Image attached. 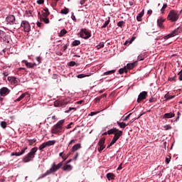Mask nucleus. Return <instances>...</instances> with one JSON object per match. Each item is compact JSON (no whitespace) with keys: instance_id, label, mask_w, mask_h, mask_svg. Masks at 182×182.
<instances>
[{"instance_id":"obj_1","label":"nucleus","mask_w":182,"mask_h":182,"mask_svg":"<svg viewBox=\"0 0 182 182\" xmlns=\"http://www.w3.org/2000/svg\"><path fill=\"white\" fill-rule=\"evenodd\" d=\"M63 165V161L58 163V164H55V163H53L52 164V167L50 168L49 170H47L46 173H44L43 174H41L38 178V179L44 178L45 177L48 176V175H50L51 173H53L54 172L58 171V170L62 168Z\"/></svg>"},{"instance_id":"obj_2","label":"nucleus","mask_w":182,"mask_h":182,"mask_svg":"<svg viewBox=\"0 0 182 182\" xmlns=\"http://www.w3.org/2000/svg\"><path fill=\"white\" fill-rule=\"evenodd\" d=\"M64 124H65L64 119L59 120L56 123V124H55L54 127H52V129H51L52 134L60 135V134L64 132H65V130H63Z\"/></svg>"},{"instance_id":"obj_3","label":"nucleus","mask_w":182,"mask_h":182,"mask_svg":"<svg viewBox=\"0 0 182 182\" xmlns=\"http://www.w3.org/2000/svg\"><path fill=\"white\" fill-rule=\"evenodd\" d=\"M38 151V147H33L31 149L30 152L28 153L26 156L23 158V161L25 164H27L28 162L32 161L35 159L36 152Z\"/></svg>"},{"instance_id":"obj_4","label":"nucleus","mask_w":182,"mask_h":182,"mask_svg":"<svg viewBox=\"0 0 182 182\" xmlns=\"http://www.w3.org/2000/svg\"><path fill=\"white\" fill-rule=\"evenodd\" d=\"M181 11H178L176 10H171L169 11L168 15L167 16V20L171 21V22H176L179 19L180 14Z\"/></svg>"},{"instance_id":"obj_5","label":"nucleus","mask_w":182,"mask_h":182,"mask_svg":"<svg viewBox=\"0 0 182 182\" xmlns=\"http://www.w3.org/2000/svg\"><path fill=\"white\" fill-rule=\"evenodd\" d=\"M108 134H114L115 139L117 141L123 135V131L117 129V128H112L111 129L108 130Z\"/></svg>"},{"instance_id":"obj_6","label":"nucleus","mask_w":182,"mask_h":182,"mask_svg":"<svg viewBox=\"0 0 182 182\" xmlns=\"http://www.w3.org/2000/svg\"><path fill=\"white\" fill-rule=\"evenodd\" d=\"M182 32V28H177L174 31H171V33H169L167 36H164V39L167 40L169 39V38L175 37V36L178 35V33Z\"/></svg>"},{"instance_id":"obj_7","label":"nucleus","mask_w":182,"mask_h":182,"mask_svg":"<svg viewBox=\"0 0 182 182\" xmlns=\"http://www.w3.org/2000/svg\"><path fill=\"white\" fill-rule=\"evenodd\" d=\"M21 27L23 28L24 32H31V23L28 21H22L21 23Z\"/></svg>"},{"instance_id":"obj_8","label":"nucleus","mask_w":182,"mask_h":182,"mask_svg":"<svg viewBox=\"0 0 182 182\" xmlns=\"http://www.w3.org/2000/svg\"><path fill=\"white\" fill-rule=\"evenodd\" d=\"M69 104V101L68 100H55L54 102V106L55 107H65L67 105Z\"/></svg>"},{"instance_id":"obj_9","label":"nucleus","mask_w":182,"mask_h":182,"mask_svg":"<svg viewBox=\"0 0 182 182\" xmlns=\"http://www.w3.org/2000/svg\"><path fill=\"white\" fill-rule=\"evenodd\" d=\"M91 33L90 31H88L87 30H86V28H82L80 30V37L82 39H85L87 40L89 39V38L91 37Z\"/></svg>"},{"instance_id":"obj_10","label":"nucleus","mask_w":182,"mask_h":182,"mask_svg":"<svg viewBox=\"0 0 182 182\" xmlns=\"http://www.w3.org/2000/svg\"><path fill=\"white\" fill-rule=\"evenodd\" d=\"M147 91H142V92L139 95V97L137 98L136 102L140 103L141 102H142V100H146L147 97Z\"/></svg>"},{"instance_id":"obj_11","label":"nucleus","mask_w":182,"mask_h":182,"mask_svg":"<svg viewBox=\"0 0 182 182\" xmlns=\"http://www.w3.org/2000/svg\"><path fill=\"white\" fill-rule=\"evenodd\" d=\"M7 80L11 82V85H17L20 82L18 78H16L15 76H9Z\"/></svg>"},{"instance_id":"obj_12","label":"nucleus","mask_w":182,"mask_h":182,"mask_svg":"<svg viewBox=\"0 0 182 182\" xmlns=\"http://www.w3.org/2000/svg\"><path fill=\"white\" fill-rule=\"evenodd\" d=\"M10 92V90L7 87H2L0 89V95L1 97H6V95H9Z\"/></svg>"},{"instance_id":"obj_13","label":"nucleus","mask_w":182,"mask_h":182,"mask_svg":"<svg viewBox=\"0 0 182 182\" xmlns=\"http://www.w3.org/2000/svg\"><path fill=\"white\" fill-rule=\"evenodd\" d=\"M6 21L10 25H14V23H16V18L14 15L8 16L6 18Z\"/></svg>"},{"instance_id":"obj_14","label":"nucleus","mask_w":182,"mask_h":182,"mask_svg":"<svg viewBox=\"0 0 182 182\" xmlns=\"http://www.w3.org/2000/svg\"><path fill=\"white\" fill-rule=\"evenodd\" d=\"M22 63H25L26 66L30 69H33V68L36 65V63H28L27 60H23Z\"/></svg>"},{"instance_id":"obj_15","label":"nucleus","mask_w":182,"mask_h":182,"mask_svg":"<svg viewBox=\"0 0 182 182\" xmlns=\"http://www.w3.org/2000/svg\"><path fill=\"white\" fill-rule=\"evenodd\" d=\"M50 16V11L48 8L43 9L42 11V18L48 17Z\"/></svg>"},{"instance_id":"obj_16","label":"nucleus","mask_w":182,"mask_h":182,"mask_svg":"<svg viewBox=\"0 0 182 182\" xmlns=\"http://www.w3.org/2000/svg\"><path fill=\"white\" fill-rule=\"evenodd\" d=\"M62 169L64 171H71V170L73 169V166H71V165L68 164V163H66V164H65L64 166L62 167Z\"/></svg>"},{"instance_id":"obj_17","label":"nucleus","mask_w":182,"mask_h":182,"mask_svg":"<svg viewBox=\"0 0 182 182\" xmlns=\"http://www.w3.org/2000/svg\"><path fill=\"white\" fill-rule=\"evenodd\" d=\"M144 14V10H142L141 13H139V14L136 16V21H138V22H141Z\"/></svg>"},{"instance_id":"obj_18","label":"nucleus","mask_w":182,"mask_h":182,"mask_svg":"<svg viewBox=\"0 0 182 182\" xmlns=\"http://www.w3.org/2000/svg\"><path fill=\"white\" fill-rule=\"evenodd\" d=\"M81 144L80 143H77V144L74 145L73 147L71 149V151L72 152H75L78 149H81Z\"/></svg>"},{"instance_id":"obj_19","label":"nucleus","mask_w":182,"mask_h":182,"mask_svg":"<svg viewBox=\"0 0 182 182\" xmlns=\"http://www.w3.org/2000/svg\"><path fill=\"white\" fill-rule=\"evenodd\" d=\"M131 122L132 121H130L129 123H127V124H126V123L124 122H119V121H117V124L119 126V127H121V129H125V127H127V125H129Z\"/></svg>"},{"instance_id":"obj_20","label":"nucleus","mask_w":182,"mask_h":182,"mask_svg":"<svg viewBox=\"0 0 182 182\" xmlns=\"http://www.w3.org/2000/svg\"><path fill=\"white\" fill-rule=\"evenodd\" d=\"M175 114L174 113L170 112V113H165L164 115V119H171L172 117H174Z\"/></svg>"},{"instance_id":"obj_21","label":"nucleus","mask_w":182,"mask_h":182,"mask_svg":"<svg viewBox=\"0 0 182 182\" xmlns=\"http://www.w3.org/2000/svg\"><path fill=\"white\" fill-rule=\"evenodd\" d=\"M6 37V33L4 31L0 30V42H3L4 38Z\"/></svg>"},{"instance_id":"obj_22","label":"nucleus","mask_w":182,"mask_h":182,"mask_svg":"<svg viewBox=\"0 0 182 182\" xmlns=\"http://www.w3.org/2000/svg\"><path fill=\"white\" fill-rule=\"evenodd\" d=\"M107 178L108 180H114L115 178V175L113 173H107Z\"/></svg>"},{"instance_id":"obj_23","label":"nucleus","mask_w":182,"mask_h":182,"mask_svg":"<svg viewBox=\"0 0 182 182\" xmlns=\"http://www.w3.org/2000/svg\"><path fill=\"white\" fill-rule=\"evenodd\" d=\"M91 73H88L87 75H85V73H81L80 75H77V77L78 79H83V77H90Z\"/></svg>"},{"instance_id":"obj_24","label":"nucleus","mask_w":182,"mask_h":182,"mask_svg":"<svg viewBox=\"0 0 182 182\" xmlns=\"http://www.w3.org/2000/svg\"><path fill=\"white\" fill-rule=\"evenodd\" d=\"M127 67L128 70H132L136 67V63H128Z\"/></svg>"},{"instance_id":"obj_25","label":"nucleus","mask_w":182,"mask_h":182,"mask_svg":"<svg viewBox=\"0 0 182 182\" xmlns=\"http://www.w3.org/2000/svg\"><path fill=\"white\" fill-rule=\"evenodd\" d=\"M174 97H175V95H168V92L164 95V99L166 100H172V99H174Z\"/></svg>"},{"instance_id":"obj_26","label":"nucleus","mask_w":182,"mask_h":182,"mask_svg":"<svg viewBox=\"0 0 182 182\" xmlns=\"http://www.w3.org/2000/svg\"><path fill=\"white\" fill-rule=\"evenodd\" d=\"M55 144V140L47 141V142H46V147L47 146H51L52 145H54Z\"/></svg>"},{"instance_id":"obj_27","label":"nucleus","mask_w":182,"mask_h":182,"mask_svg":"<svg viewBox=\"0 0 182 182\" xmlns=\"http://www.w3.org/2000/svg\"><path fill=\"white\" fill-rule=\"evenodd\" d=\"M28 92H24L21 95L19 96L18 98H17V102H20L21 100L24 99V97L28 95Z\"/></svg>"},{"instance_id":"obj_28","label":"nucleus","mask_w":182,"mask_h":182,"mask_svg":"<svg viewBox=\"0 0 182 182\" xmlns=\"http://www.w3.org/2000/svg\"><path fill=\"white\" fill-rule=\"evenodd\" d=\"M125 23H125V21H118V23H117V26L119 27V28H122L123 27H124Z\"/></svg>"},{"instance_id":"obj_29","label":"nucleus","mask_w":182,"mask_h":182,"mask_svg":"<svg viewBox=\"0 0 182 182\" xmlns=\"http://www.w3.org/2000/svg\"><path fill=\"white\" fill-rule=\"evenodd\" d=\"M68 33V31L63 28V30H61V31L58 33L59 37H63L64 35H66V33Z\"/></svg>"},{"instance_id":"obj_30","label":"nucleus","mask_w":182,"mask_h":182,"mask_svg":"<svg viewBox=\"0 0 182 182\" xmlns=\"http://www.w3.org/2000/svg\"><path fill=\"white\" fill-rule=\"evenodd\" d=\"M128 72V68H126V66H124V68H120L119 70V73H120V75H122L124 73H127Z\"/></svg>"},{"instance_id":"obj_31","label":"nucleus","mask_w":182,"mask_h":182,"mask_svg":"<svg viewBox=\"0 0 182 182\" xmlns=\"http://www.w3.org/2000/svg\"><path fill=\"white\" fill-rule=\"evenodd\" d=\"M26 140L28 142V145H33L36 144V142L37 141V139H36V138H34L33 139H26Z\"/></svg>"},{"instance_id":"obj_32","label":"nucleus","mask_w":182,"mask_h":182,"mask_svg":"<svg viewBox=\"0 0 182 182\" xmlns=\"http://www.w3.org/2000/svg\"><path fill=\"white\" fill-rule=\"evenodd\" d=\"M107 97V95H101V96H99L98 97H96L95 99V102H100V100H101L102 99V97Z\"/></svg>"},{"instance_id":"obj_33","label":"nucleus","mask_w":182,"mask_h":182,"mask_svg":"<svg viewBox=\"0 0 182 182\" xmlns=\"http://www.w3.org/2000/svg\"><path fill=\"white\" fill-rule=\"evenodd\" d=\"M116 73V70H108V71H106L105 73H104L103 75H112V73Z\"/></svg>"},{"instance_id":"obj_34","label":"nucleus","mask_w":182,"mask_h":182,"mask_svg":"<svg viewBox=\"0 0 182 182\" xmlns=\"http://www.w3.org/2000/svg\"><path fill=\"white\" fill-rule=\"evenodd\" d=\"M110 23V18H108V20L105 21V23H104V25L102 26V29H105V28L107 27V26H109V23Z\"/></svg>"},{"instance_id":"obj_35","label":"nucleus","mask_w":182,"mask_h":182,"mask_svg":"<svg viewBox=\"0 0 182 182\" xmlns=\"http://www.w3.org/2000/svg\"><path fill=\"white\" fill-rule=\"evenodd\" d=\"M68 13H69V9L68 8H65L60 11V14H63L64 15H67Z\"/></svg>"},{"instance_id":"obj_36","label":"nucleus","mask_w":182,"mask_h":182,"mask_svg":"<svg viewBox=\"0 0 182 182\" xmlns=\"http://www.w3.org/2000/svg\"><path fill=\"white\" fill-rule=\"evenodd\" d=\"M72 45L73 47H76L77 46L80 45V41H78V40L73 41Z\"/></svg>"},{"instance_id":"obj_37","label":"nucleus","mask_w":182,"mask_h":182,"mask_svg":"<svg viewBox=\"0 0 182 182\" xmlns=\"http://www.w3.org/2000/svg\"><path fill=\"white\" fill-rule=\"evenodd\" d=\"M0 126L2 127V129H6L7 127V123L6 122V121H1L0 122Z\"/></svg>"},{"instance_id":"obj_38","label":"nucleus","mask_w":182,"mask_h":182,"mask_svg":"<svg viewBox=\"0 0 182 182\" xmlns=\"http://www.w3.org/2000/svg\"><path fill=\"white\" fill-rule=\"evenodd\" d=\"M105 138H101V139H100L99 142H98V145H105Z\"/></svg>"},{"instance_id":"obj_39","label":"nucleus","mask_w":182,"mask_h":182,"mask_svg":"<svg viewBox=\"0 0 182 182\" xmlns=\"http://www.w3.org/2000/svg\"><path fill=\"white\" fill-rule=\"evenodd\" d=\"M46 147H47V144L46 142H44L40 145L39 150L42 151L43 149H46Z\"/></svg>"},{"instance_id":"obj_40","label":"nucleus","mask_w":182,"mask_h":182,"mask_svg":"<svg viewBox=\"0 0 182 182\" xmlns=\"http://www.w3.org/2000/svg\"><path fill=\"white\" fill-rule=\"evenodd\" d=\"M105 47V43H100V45L96 46L97 50L102 49V48Z\"/></svg>"},{"instance_id":"obj_41","label":"nucleus","mask_w":182,"mask_h":182,"mask_svg":"<svg viewBox=\"0 0 182 182\" xmlns=\"http://www.w3.org/2000/svg\"><path fill=\"white\" fill-rule=\"evenodd\" d=\"M116 142H117V139H116L115 136H114L113 137L112 140L111 141V142L109 143V146H112V145L116 144Z\"/></svg>"},{"instance_id":"obj_42","label":"nucleus","mask_w":182,"mask_h":182,"mask_svg":"<svg viewBox=\"0 0 182 182\" xmlns=\"http://www.w3.org/2000/svg\"><path fill=\"white\" fill-rule=\"evenodd\" d=\"M163 22H164V21H162L161 19L157 21V23H158L159 27H160V28L163 27Z\"/></svg>"},{"instance_id":"obj_43","label":"nucleus","mask_w":182,"mask_h":182,"mask_svg":"<svg viewBox=\"0 0 182 182\" xmlns=\"http://www.w3.org/2000/svg\"><path fill=\"white\" fill-rule=\"evenodd\" d=\"M41 20H43V22H44L46 23H50V20L48 17L42 18Z\"/></svg>"},{"instance_id":"obj_44","label":"nucleus","mask_w":182,"mask_h":182,"mask_svg":"<svg viewBox=\"0 0 182 182\" xmlns=\"http://www.w3.org/2000/svg\"><path fill=\"white\" fill-rule=\"evenodd\" d=\"M167 6H168V4H164V6H162V9H161V12L164 14V11H165V9H166Z\"/></svg>"},{"instance_id":"obj_45","label":"nucleus","mask_w":182,"mask_h":182,"mask_svg":"<svg viewBox=\"0 0 182 182\" xmlns=\"http://www.w3.org/2000/svg\"><path fill=\"white\" fill-rule=\"evenodd\" d=\"M133 42V40L130 39V40H127L125 41V43H124V46H128L130 45V43H132Z\"/></svg>"},{"instance_id":"obj_46","label":"nucleus","mask_w":182,"mask_h":182,"mask_svg":"<svg viewBox=\"0 0 182 182\" xmlns=\"http://www.w3.org/2000/svg\"><path fill=\"white\" fill-rule=\"evenodd\" d=\"M105 149V144L100 145V147L98 148V151L100 152H102L103 149Z\"/></svg>"},{"instance_id":"obj_47","label":"nucleus","mask_w":182,"mask_h":182,"mask_svg":"<svg viewBox=\"0 0 182 182\" xmlns=\"http://www.w3.org/2000/svg\"><path fill=\"white\" fill-rule=\"evenodd\" d=\"M99 112H100V111H93L91 113H90L89 115L90 117H93V115H96V114H99Z\"/></svg>"},{"instance_id":"obj_48","label":"nucleus","mask_w":182,"mask_h":182,"mask_svg":"<svg viewBox=\"0 0 182 182\" xmlns=\"http://www.w3.org/2000/svg\"><path fill=\"white\" fill-rule=\"evenodd\" d=\"M164 129L165 130H170V129H172V127H171V125L167 124V125H165V126L164 127Z\"/></svg>"},{"instance_id":"obj_49","label":"nucleus","mask_w":182,"mask_h":182,"mask_svg":"<svg viewBox=\"0 0 182 182\" xmlns=\"http://www.w3.org/2000/svg\"><path fill=\"white\" fill-rule=\"evenodd\" d=\"M76 65V63L75 61H70V63H68V65H70V67H74Z\"/></svg>"},{"instance_id":"obj_50","label":"nucleus","mask_w":182,"mask_h":182,"mask_svg":"<svg viewBox=\"0 0 182 182\" xmlns=\"http://www.w3.org/2000/svg\"><path fill=\"white\" fill-rule=\"evenodd\" d=\"M130 115H132V113H129V114H128L126 117H124L122 120L123 122H127L129 117H130Z\"/></svg>"},{"instance_id":"obj_51","label":"nucleus","mask_w":182,"mask_h":182,"mask_svg":"<svg viewBox=\"0 0 182 182\" xmlns=\"http://www.w3.org/2000/svg\"><path fill=\"white\" fill-rule=\"evenodd\" d=\"M71 19H72V20H73L75 22H76V21H77V20H76V17H75V16L74 13H72V15H71Z\"/></svg>"},{"instance_id":"obj_52","label":"nucleus","mask_w":182,"mask_h":182,"mask_svg":"<svg viewBox=\"0 0 182 182\" xmlns=\"http://www.w3.org/2000/svg\"><path fill=\"white\" fill-rule=\"evenodd\" d=\"M43 3H45V1L44 0H38L37 1V4L38 5H42Z\"/></svg>"},{"instance_id":"obj_53","label":"nucleus","mask_w":182,"mask_h":182,"mask_svg":"<svg viewBox=\"0 0 182 182\" xmlns=\"http://www.w3.org/2000/svg\"><path fill=\"white\" fill-rule=\"evenodd\" d=\"M36 60H37V62H38L39 63H41V60H42V58H41V56H37L36 58Z\"/></svg>"},{"instance_id":"obj_54","label":"nucleus","mask_w":182,"mask_h":182,"mask_svg":"<svg viewBox=\"0 0 182 182\" xmlns=\"http://www.w3.org/2000/svg\"><path fill=\"white\" fill-rule=\"evenodd\" d=\"M156 98H154V97H151V98H150V100H149V102H156Z\"/></svg>"},{"instance_id":"obj_55","label":"nucleus","mask_w":182,"mask_h":182,"mask_svg":"<svg viewBox=\"0 0 182 182\" xmlns=\"http://www.w3.org/2000/svg\"><path fill=\"white\" fill-rule=\"evenodd\" d=\"M11 155H15L16 156H21V152L11 153Z\"/></svg>"},{"instance_id":"obj_56","label":"nucleus","mask_w":182,"mask_h":182,"mask_svg":"<svg viewBox=\"0 0 182 182\" xmlns=\"http://www.w3.org/2000/svg\"><path fill=\"white\" fill-rule=\"evenodd\" d=\"M71 110H76L75 107H70L68 110H66L65 112L68 113L69 112H71Z\"/></svg>"},{"instance_id":"obj_57","label":"nucleus","mask_w":182,"mask_h":182,"mask_svg":"<svg viewBox=\"0 0 182 182\" xmlns=\"http://www.w3.org/2000/svg\"><path fill=\"white\" fill-rule=\"evenodd\" d=\"M2 75L4 76V77H8V75H9V73L8 71H4V73H2Z\"/></svg>"},{"instance_id":"obj_58","label":"nucleus","mask_w":182,"mask_h":182,"mask_svg":"<svg viewBox=\"0 0 182 182\" xmlns=\"http://www.w3.org/2000/svg\"><path fill=\"white\" fill-rule=\"evenodd\" d=\"M170 161H171V157L169 158L166 157V164H170Z\"/></svg>"},{"instance_id":"obj_59","label":"nucleus","mask_w":182,"mask_h":182,"mask_svg":"<svg viewBox=\"0 0 182 182\" xmlns=\"http://www.w3.org/2000/svg\"><path fill=\"white\" fill-rule=\"evenodd\" d=\"M68 157H69V155L64 154V155H63L62 159H64V161H65V160L68 159Z\"/></svg>"},{"instance_id":"obj_60","label":"nucleus","mask_w":182,"mask_h":182,"mask_svg":"<svg viewBox=\"0 0 182 182\" xmlns=\"http://www.w3.org/2000/svg\"><path fill=\"white\" fill-rule=\"evenodd\" d=\"M26 149H27V147L23 148V149L21 151V152H20L21 155L25 154V151H26Z\"/></svg>"},{"instance_id":"obj_61","label":"nucleus","mask_w":182,"mask_h":182,"mask_svg":"<svg viewBox=\"0 0 182 182\" xmlns=\"http://www.w3.org/2000/svg\"><path fill=\"white\" fill-rule=\"evenodd\" d=\"M73 124V122H70L69 124L67 125L66 129H71V125Z\"/></svg>"},{"instance_id":"obj_62","label":"nucleus","mask_w":182,"mask_h":182,"mask_svg":"<svg viewBox=\"0 0 182 182\" xmlns=\"http://www.w3.org/2000/svg\"><path fill=\"white\" fill-rule=\"evenodd\" d=\"M177 76L174 75L173 77H169L168 80L172 81V80H175L176 79Z\"/></svg>"},{"instance_id":"obj_63","label":"nucleus","mask_w":182,"mask_h":182,"mask_svg":"<svg viewBox=\"0 0 182 182\" xmlns=\"http://www.w3.org/2000/svg\"><path fill=\"white\" fill-rule=\"evenodd\" d=\"M42 25H43V23H41L40 21H37V26H38V27H42Z\"/></svg>"},{"instance_id":"obj_64","label":"nucleus","mask_w":182,"mask_h":182,"mask_svg":"<svg viewBox=\"0 0 182 182\" xmlns=\"http://www.w3.org/2000/svg\"><path fill=\"white\" fill-rule=\"evenodd\" d=\"M67 48H68V45H65V46L63 47V50L64 52H65V50H67Z\"/></svg>"}]
</instances>
